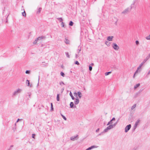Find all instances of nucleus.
I'll use <instances>...</instances> for the list:
<instances>
[{"instance_id": "1", "label": "nucleus", "mask_w": 150, "mask_h": 150, "mask_svg": "<svg viewBox=\"0 0 150 150\" xmlns=\"http://www.w3.org/2000/svg\"><path fill=\"white\" fill-rule=\"evenodd\" d=\"M22 90L20 88H18L17 90L15 91L13 93V96H16L17 95L18 93L21 92Z\"/></svg>"}, {"instance_id": "2", "label": "nucleus", "mask_w": 150, "mask_h": 150, "mask_svg": "<svg viewBox=\"0 0 150 150\" xmlns=\"http://www.w3.org/2000/svg\"><path fill=\"white\" fill-rule=\"evenodd\" d=\"M137 0H133L132 4L130 6V9L135 8L136 6V2Z\"/></svg>"}, {"instance_id": "3", "label": "nucleus", "mask_w": 150, "mask_h": 150, "mask_svg": "<svg viewBox=\"0 0 150 150\" xmlns=\"http://www.w3.org/2000/svg\"><path fill=\"white\" fill-rule=\"evenodd\" d=\"M131 125L130 124H129L127 126L125 127V132H128V131L130 129L131 127Z\"/></svg>"}, {"instance_id": "4", "label": "nucleus", "mask_w": 150, "mask_h": 150, "mask_svg": "<svg viewBox=\"0 0 150 150\" xmlns=\"http://www.w3.org/2000/svg\"><path fill=\"white\" fill-rule=\"evenodd\" d=\"M129 12V10L128 8H126L122 12V14L124 15H126Z\"/></svg>"}, {"instance_id": "5", "label": "nucleus", "mask_w": 150, "mask_h": 150, "mask_svg": "<svg viewBox=\"0 0 150 150\" xmlns=\"http://www.w3.org/2000/svg\"><path fill=\"white\" fill-rule=\"evenodd\" d=\"M112 47L115 50H118L119 49V47L115 43L112 44Z\"/></svg>"}, {"instance_id": "6", "label": "nucleus", "mask_w": 150, "mask_h": 150, "mask_svg": "<svg viewBox=\"0 0 150 150\" xmlns=\"http://www.w3.org/2000/svg\"><path fill=\"white\" fill-rule=\"evenodd\" d=\"M45 38L46 37L45 36L42 35L40 36L39 37L36 39H37V40L38 41L40 40H42V39H45Z\"/></svg>"}, {"instance_id": "7", "label": "nucleus", "mask_w": 150, "mask_h": 150, "mask_svg": "<svg viewBox=\"0 0 150 150\" xmlns=\"http://www.w3.org/2000/svg\"><path fill=\"white\" fill-rule=\"evenodd\" d=\"M78 135H76V136H74L71 137L70 138L71 140L73 141H74L75 140H76L78 138L77 137H78Z\"/></svg>"}, {"instance_id": "8", "label": "nucleus", "mask_w": 150, "mask_h": 150, "mask_svg": "<svg viewBox=\"0 0 150 150\" xmlns=\"http://www.w3.org/2000/svg\"><path fill=\"white\" fill-rule=\"evenodd\" d=\"M79 101L78 97H76L75 100L74 101V104L76 105H77L79 103Z\"/></svg>"}, {"instance_id": "9", "label": "nucleus", "mask_w": 150, "mask_h": 150, "mask_svg": "<svg viewBox=\"0 0 150 150\" xmlns=\"http://www.w3.org/2000/svg\"><path fill=\"white\" fill-rule=\"evenodd\" d=\"M140 120H138L136 121V123L134 125V129H135L137 128V126L138 125V124L140 122Z\"/></svg>"}, {"instance_id": "10", "label": "nucleus", "mask_w": 150, "mask_h": 150, "mask_svg": "<svg viewBox=\"0 0 150 150\" xmlns=\"http://www.w3.org/2000/svg\"><path fill=\"white\" fill-rule=\"evenodd\" d=\"M113 37L112 36H109L107 37V40L108 41H112V39Z\"/></svg>"}, {"instance_id": "11", "label": "nucleus", "mask_w": 150, "mask_h": 150, "mask_svg": "<svg viewBox=\"0 0 150 150\" xmlns=\"http://www.w3.org/2000/svg\"><path fill=\"white\" fill-rule=\"evenodd\" d=\"M98 147V146H92L88 148H87L88 149V150H90L93 149L94 148H97Z\"/></svg>"}, {"instance_id": "12", "label": "nucleus", "mask_w": 150, "mask_h": 150, "mask_svg": "<svg viewBox=\"0 0 150 150\" xmlns=\"http://www.w3.org/2000/svg\"><path fill=\"white\" fill-rule=\"evenodd\" d=\"M26 84H27V86H30V87H31L32 86V85L31 84L30 85V82L28 80H27L26 82Z\"/></svg>"}, {"instance_id": "13", "label": "nucleus", "mask_w": 150, "mask_h": 150, "mask_svg": "<svg viewBox=\"0 0 150 150\" xmlns=\"http://www.w3.org/2000/svg\"><path fill=\"white\" fill-rule=\"evenodd\" d=\"M114 125H110L109 126L107 127L109 129H110L114 127Z\"/></svg>"}, {"instance_id": "14", "label": "nucleus", "mask_w": 150, "mask_h": 150, "mask_svg": "<svg viewBox=\"0 0 150 150\" xmlns=\"http://www.w3.org/2000/svg\"><path fill=\"white\" fill-rule=\"evenodd\" d=\"M77 95H78L79 97L80 98H81V97H82V94H81V93L80 92V91L78 92L77 93Z\"/></svg>"}, {"instance_id": "15", "label": "nucleus", "mask_w": 150, "mask_h": 150, "mask_svg": "<svg viewBox=\"0 0 150 150\" xmlns=\"http://www.w3.org/2000/svg\"><path fill=\"white\" fill-rule=\"evenodd\" d=\"M74 105V103L73 102H71L70 104V107L71 108H73Z\"/></svg>"}, {"instance_id": "16", "label": "nucleus", "mask_w": 150, "mask_h": 150, "mask_svg": "<svg viewBox=\"0 0 150 150\" xmlns=\"http://www.w3.org/2000/svg\"><path fill=\"white\" fill-rule=\"evenodd\" d=\"M66 44H69L70 42L68 39H65L64 40Z\"/></svg>"}, {"instance_id": "17", "label": "nucleus", "mask_w": 150, "mask_h": 150, "mask_svg": "<svg viewBox=\"0 0 150 150\" xmlns=\"http://www.w3.org/2000/svg\"><path fill=\"white\" fill-rule=\"evenodd\" d=\"M148 59H144L143 60V62L140 64V65H141V66H142V65L144 64L146 62L147 60Z\"/></svg>"}, {"instance_id": "18", "label": "nucleus", "mask_w": 150, "mask_h": 150, "mask_svg": "<svg viewBox=\"0 0 150 150\" xmlns=\"http://www.w3.org/2000/svg\"><path fill=\"white\" fill-rule=\"evenodd\" d=\"M109 130V129L108 128V127H107L104 130H103V132H104V133H106Z\"/></svg>"}, {"instance_id": "19", "label": "nucleus", "mask_w": 150, "mask_h": 150, "mask_svg": "<svg viewBox=\"0 0 150 150\" xmlns=\"http://www.w3.org/2000/svg\"><path fill=\"white\" fill-rule=\"evenodd\" d=\"M69 95H70V96L71 97V98L72 100H74V99H75V98L73 96L71 93V92H70V93H69Z\"/></svg>"}, {"instance_id": "20", "label": "nucleus", "mask_w": 150, "mask_h": 150, "mask_svg": "<svg viewBox=\"0 0 150 150\" xmlns=\"http://www.w3.org/2000/svg\"><path fill=\"white\" fill-rule=\"evenodd\" d=\"M136 104H134L131 107V110H133V109H134V108H135V107H136Z\"/></svg>"}, {"instance_id": "21", "label": "nucleus", "mask_w": 150, "mask_h": 150, "mask_svg": "<svg viewBox=\"0 0 150 150\" xmlns=\"http://www.w3.org/2000/svg\"><path fill=\"white\" fill-rule=\"evenodd\" d=\"M140 86V84L139 83H138L134 86V88L136 89L137 87H138L139 86Z\"/></svg>"}, {"instance_id": "22", "label": "nucleus", "mask_w": 150, "mask_h": 150, "mask_svg": "<svg viewBox=\"0 0 150 150\" xmlns=\"http://www.w3.org/2000/svg\"><path fill=\"white\" fill-rule=\"evenodd\" d=\"M105 44L106 45L108 46H110V42H109L108 41H106L105 42Z\"/></svg>"}, {"instance_id": "23", "label": "nucleus", "mask_w": 150, "mask_h": 150, "mask_svg": "<svg viewBox=\"0 0 150 150\" xmlns=\"http://www.w3.org/2000/svg\"><path fill=\"white\" fill-rule=\"evenodd\" d=\"M60 114L62 117H63V118L64 120H66V118L61 113H60Z\"/></svg>"}, {"instance_id": "24", "label": "nucleus", "mask_w": 150, "mask_h": 150, "mask_svg": "<svg viewBox=\"0 0 150 150\" xmlns=\"http://www.w3.org/2000/svg\"><path fill=\"white\" fill-rule=\"evenodd\" d=\"M138 70L137 69V70H136V71L134 73V76H133V78H135V75L137 74L138 72Z\"/></svg>"}, {"instance_id": "25", "label": "nucleus", "mask_w": 150, "mask_h": 150, "mask_svg": "<svg viewBox=\"0 0 150 150\" xmlns=\"http://www.w3.org/2000/svg\"><path fill=\"white\" fill-rule=\"evenodd\" d=\"M112 123V121H111V120L108 122V123L107 124V125H111Z\"/></svg>"}, {"instance_id": "26", "label": "nucleus", "mask_w": 150, "mask_h": 150, "mask_svg": "<svg viewBox=\"0 0 150 150\" xmlns=\"http://www.w3.org/2000/svg\"><path fill=\"white\" fill-rule=\"evenodd\" d=\"M111 71L106 72L105 73V76H107V75H108L109 74H111Z\"/></svg>"}, {"instance_id": "27", "label": "nucleus", "mask_w": 150, "mask_h": 150, "mask_svg": "<svg viewBox=\"0 0 150 150\" xmlns=\"http://www.w3.org/2000/svg\"><path fill=\"white\" fill-rule=\"evenodd\" d=\"M65 54H66V55L67 56V57H68V58H70V55L69 54V53H68V52H65Z\"/></svg>"}, {"instance_id": "28", "label": "nucleus", "mask_w": 150, "mask_h": 150, "mask_svg": "<svg viewBox=\"0 0 150 150\" xmlns=\"http://www.w3.org/2000/svg\"><path fill=\"white\" fill-rule=\"evenodd\" d=\"M146 39L147 40H150V34L146 37Z\"/></svg>"}, {"instance_id": "29", "label": "nucleus", "mask_w": 150, "mask_h": 150, "mask_svg": "<svg viewBox=\"0 0 150 150\" xmlns=\"http://www.w3.org/2000/svg\"><path fill=\"white\" fill-rule=\"evenodd\" d=\"M42 10V8H39L38 9V11H37V13H40L41 10Z\"/></svg>"}, {"instance_id": "30", "label": "nucleus", "mask_w": 150, "mask_h": 150, "mask_svg": "<svg viewBox=\"0 0 150 150\" xmlns=\"http://www.w3.org/2000/svg\"><path fill=\"white\" fill-rule=\"evenodd\" d=\"M69 25L70 26H72L73 25V23L72 21H70L69 23Z\"/></svg>"}, {"instance_id": "31", "label": "nucleus", "mask_w": 150, "mask_h": 150, "mask_svg": "<svg viewBox=\"0 0 150 150\" xmlns=\"http://www.w3.org/2000/svg\"><path fill=\"white\" fill-rule=\"evenodd\" d=\"M22 15L23 16H25V17L26 16V13H25V11H24V12L23 13H22Z\"/></svg>"}, {"instance_id": "32", "label": "nucleus", "mask_w": 150, "mask_h": 150, "mask_svg": "<svg viewBox=\"0 0 150 150\" xmlns=\"http://www.w3.org/2000/svg\"><path fill=\"white\" fill-rule=\"evenodd\" d=\"M92 69V67L90 65H89V70L90 71H91Z\"/></svg>"}, {"instance_id": "33", "label": "nucleus", "mask_w": 150, "mask_h": 150, "mask_svg": "<svg viewBox=\"0 0 150 150\" xmlns=\"http://www.w3.org/2000/svg\"><path fill=\"white\" fill-rule=\"evenodd\" d=\"M51 110L52 111L53 110V104L52 103H51Z\"/></svg>"}, {"instance_id": "34", "label": "nucleus", "mask_w": 150, "mask_h": 150, "mask_svg": "<svg viewBox=\"0 0 150 150\" xmlns=\"http://www.w3.org/2000/svg\"><path fill=\"white\" fill-rule=\"evenodd\" d=\"M57 101H59V95L58 94L57 95Z\"/></svg>"}, {"instance_id": "35", "label": "nucleus", "mask_w": 150, "mask_h": 150, "mask_svg": "<svg viewBox=\"0 0 150 150\" xmlns=\"http://www.w3.org/2000/svg\"><path fill=\"white\" fill-rule=\"evenodd\" d=\"M59 22H61L62 21V18H58Z\"/></svg>"}, {"instance_id": "36", "label": "nucleus", "mask_w": 150, "mask_h": 150, "mask_svg": "<svg viewBox=\"0 0 150 150\" xmlns=\"http://www.w3.org/2000/svg\"><path fill=\"white\" fill-rule=\"evenodd\" d=\"M60 74L63 77H64V74L62 72H61Z\"/></svg>"}, {"instance_id": "37", "label": "nucleus", "mask_w": 150, "mask_h": 150, "mask_svg": "<svg viewBox=\"0 0 150 150\" xmlns=\"http://www.w3.org/2000/svg\"><path fill=\"white\" fill-rule=\"evenodd\" d=\"M136 44L137 45H138L139 44V42L138 40H136L135 41Z\"/></svg>"}, {"instance_id": "38", "label": "nucleus", "mask_w": 150, "mask_h": 150, "mask_svg": "<svg viewBox=\"0 0 150 150\" xmlns=\"http://www.w3.org/2000/svg\"><path fill=\"white\" fill-rule=\"evenodd\" d=\"M37 42H38V41L36 39L35 41L33 42V43L34 44H35L37 43Z\"/></svg>"}, {"instance_id": "39", "label": "nucleus", "mask_w": 150, "mask_h": 150, "mask_svg": "<svg viewBox=\"0 0 150 150\" xmlns=\"http://www.w3.org/2000/svg\"><path fill=\"white\" fill-rule=\"evenodd\" d=\"M59 84L61 86H62V84L64 85V83L62 81L60 82L59 83Z\"/></svg>"}, {"instance_id": "40", "label": "nucleus", "mask_w": 150, "mask_h": 150, "mask_svg": "<svg viewBox=\"0 0 150 150\" xmlns=\"http://www.w3.org/2000/svg\"><path fill=\"white\" fill-rule=\"evenodd\" d=\"M75 64H77V65H79V63L77 61H76L75 62Z\"/></svg>"}, {"instance_id": "41", "label": "nucleus", "mask_w": 150, "mask_h": 150, "mask_svg": "<svg viewBox=\"0 0 150 150\" xmlns=\"http://www.w3.org/2000/svg\"><path fill=\"white\" fill-rule=\"evenodd\" d=\"M30 73V71L29 70H27L25 71V73L27 74H29Z\"/></svg>"}, {"instance_id": "42", "label": "nucleus", "mask_w": 150, "mask_h": 150, "mask_svg": "<svg viewBox=\"0 0 150 150\" xmlns=\"http://www.w3.org/2000/svg\"><path fill=\"white\" fill-rule=\"evenodd\" d=\"M104 132H103V131L101 132V133H100L98 135V136H100V135H101L102 134H103V133H104Z\"/></svg>"}, {"instance_id": "43", "label": "nucleus", "mask_w": 150, "mask_h": 150, "mask_svg": "<svg viewBox=\"0 0 150 150\" xmlns=\"http://www.w3.org/2000/svg\"><path fill=\"white\" fill-rule=\"evenodd\" d=\"M77 93H76V92H75V93H74V96H76V97H77Z\"/></svg>"}, {"instance_id": "44", "label": "nucleus", "mask_w": 150, "mask_h": 150, "mask_svg": "<svg viewBox=\"0 0 150 150\" xmlns=\"http://www.w3.org/2000/svg\"><path fill=\"white\" fill-rule=\"evenodd\" d=\"M35 134H32V137L35 139Z\"/></svg>"}, {"instance_id": "45", "label": "nucleus", "mask_w": 150, "mask_h": 150, "mask_svg": "<svg viewBox=\"0 0 150 150\" xmlns=\"http://www.w3.org/2000/svg\"><path fill=\"white\" fill-rule=\"evenodd\" d=\"M142 66H141V65H140L138 68H137V70H138L141 68V67Z\"/></svg>"}, {"instance_id": "46", "label": "nucleus", "mask_w": 150, "mask_h": 150, "mask_svg": "<svg viewBox=\"0 0 150 150\" xmlns=\"http://www.w3.org/2000/svg\"><path fill=\"white\" fill-rule=\"evenodd\" d=\"M61 25L62 27H64V25L63 22H62L61 23Z\"/></svg>"}, {"instance_id": "47", "label": "nucleus", "mask_w": 150, "mask_h": 150, "mask_svg": "<svg viewBox=\"0 0 150 150\" xmlns=\"http://www.w3.org/2000/svg\"><path fill=\"white\" fill-rule=\"evenodd\" d=\"M99 128H98L96 130V132H98L99 131Z\"/></svg>"}, {"instance_id": "48", "label": "nucleus", "mask_w": 150, "mask_h": 150, "mask_svg": "<svg viewBox=\"0 0 150 150\" xmlns=\"http://www.w3.org/2000/svg\"><path fill=\"white\" fill-rule=\"evenodd\" d=\"M115 120V118L114 117H113L111 120V121H112L113 120Z\"/></svg>"}, {"instance_id": "49", "label": "nucleus", "mask_w": 150, "mask_h": 150, "mask_svg": "<svg viewBox=\"0 0 150 150\" xmlns=\"http://www.w3.org/2000/svg\"><path fill=\"white\" fill-rule=\"evenodd\" d=\"M75 57H76V58H77L78 57V55L77 54H76Z\"/></svg>"}, {"instance_id": "50", "label": "nucleus", "mask_w": 150, "mask_h": 150, "mask_svg": "<svg viewBox=\"0 0 150 150\" xmlns=\"http://www.w3.org/2000/svg\"><path fill=\"white\" fill-rule=\"evenodd\" d=\"M117 122H116L115 123H114V125H114V127H115V125L117 124Z\"/></svg>"}, {"instance_id": "51", "label": "nucleus", "mask_w": 150, "mask_h": 150, "mask_svg": "<svg viewBox=\"0 0 150 150\" xmlns=\"http://www.w3.org/2000/svg\"><path fill=\"white\" fill-rule=\"evenodd\" d=\"M39 80H40V76H39L38 81V84H39Z\"/></svg>"}, {"instance_id": "52", "label": "nucleus", "mask_w": 150, "mask_h": 150, "mask_svg": "<svg viewBox=\"0 0 150 150\" xmlns=\"http://www.w3.org/2000/svg\"><path fill=\"white\" fill-rule=\"evenodd\" d=\"M76 108V105H74V106H73V108Z\"/></svg>"}, {"instance_id": "53", "label": "nucleus", "mask_w": 150, "mask_h": 150, "mask_svg": "<svg viewBox=\"0 0 150 150\" xmlns=\"http://www.w3.org/2000/svg\"><path fill=\"white\" fill-rule=\"evenodd\" d=\"M13 145H11L10 146V148H11L12 149V148L13 147Z\"/></svg>"}, {"instance_id": "54", "label": "nucleus", "mask_w": 150, "mask_h": 150, "mask_svg": "<svg viewBox=\"0 0 150 150\" xmlns=\"http://www.w3.org/2000/svg\"><path fill=\"white\" fill-rule=\"evenodd\" d=\"M28 95H29V96L30 98V93H28Z\"/></svg>"}, {"instance_id": "55", "label": "nucleus", "mask_w": 150, "mask_h": 150, "mask_svg": "<svg viewBox=\"0 0 150 150\" xmlns=\"http://www.w3.org/2000/svg\"><path fill=\"white\" fill-rule=\"evenodd\" d=\"M20 120V119H18L17 121V122H18Z\"/></svg>"}, {"instance_id": "56", "label": "nucleus", "mask_w": 150, "mask_h": 150, "mask_svg": "<svg viewBox=\"0 0 150 150\" xmlns=\"http://www.w3.org/2000/svg\"><path fill=\"white\" fill-rule=\"evenodd\" d=\"M91 66L92 65H94V64L93 63H91V64H90Z\"/></svg>"}, {"instance_id": "57", "label": "nucleus", "mask_w": 150, "mask_h": 150, "mask_svg": "<svg viewBox=\"0 0 150 150\" xmlns=\"http://www.w3.org/2000/svg\"><path fill=\"white\" fill-rule=\"evenodd\" d=\"M12 150V149L11 148H10V147L8 149V150Z\"/></svg>"}, {"instance_id": "58", "label": "nucleus", "mask_w": 150, "mask_h": 150, "mask_svg": "<svg viewBox=\"0 0 150 150\" xmlns=\"http://www.w3.org/2000/svg\"><path fill=\"white\" fill-rule=\"evenodd\" d=\"M150 73V70L148 72V74H149Z\"/></svg>"}, {"instance_id": "59", "label": "nucleus", "mask_w": 150, "mask_h": 150, "mask_svg": "<svg viewBox=\"0 0 150 150\" xmlns=\"http://www.w3.org/2000/svg\"><path fill=\"white\" fill-rule=\"evenodd\" d=\"M81 50H79V52L80 51H81Z\"/></svg>"}, {"instance_id": "60", "label": "nucleus", "mask_w": 150, "mask_h": 150, "mask_svg": "<svg viewBox=\"0 0 150 150\" xmlns=\"http://www.w3.org/2000/svg\"><path fill=\"white\" fill-rule=\"evenodd\" d=\"M88 150V149H86V150Z\"/></svg>"}, {"instance_id": "61", "label": "nucleus", "mask_w": 150, "mask_h": 150, "mask_svg": "<svg viewBox=\"0 0 150 150\" xmlns=\"http://www.w3.org/2000/svg\"><path fill=\"white\" fill-rule=\"evenodd\" d=\"M149 57H150V54H149Z\"/></svg>"}, {"instance_id": "62", "label": "nucleus", "mask_w": 150, "mask_h": 150, "mask_svg": "<svg viewBox=\"0 0 150 150\" xmlns=\"http://www.w3.org/2000/svg\"><path fill=\"white\" fill-rule=\"evenodd\" d=\"M64 89H62V90H64Z\"/></svg>"}, {"instance_id": "63", "label": "nucleus", "mask_w": 150, "mask_h": 150, "mask_svg": "<svg viewBox=\"0 0 150 150\" xmlns=\"http://www.w3.org/2000/svg\"><path fill=\"white\" fill-rule=\"evenodd\" d=\"M64 89H62V90H64Z\"/></svg>"}]
</instances>
